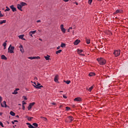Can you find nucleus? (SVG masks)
Listing matches in <instances>:
<instances>
[{
	"instance_id": "49530a36",
	"label": "nucleus",
	"mask_w": 128,
	"mask_h": 128,
	"mask_svg": "<svg viewBox=\"0 0 128 128\" xmlns=\"http://www.w3.org/2000/svg\"><path fill=\"white\" fill-rule=\"evenodd\" d=\"M14 122H18V120H14Z\"/></svg>"
},
{
	"instance_id": "9b49d317",
	"label": "nucleus",
	"mask_w": 128,
	"mask_h": 128,
	"mask_svg": "<svg viewBox=\"0 0 128 128\" xmlns=\"http://www.w3.org/2000/svg\"><path fill=\"white\" fill-rule=\"evenodd\" d=\"M36 30H34V31H30L29 32V36H31L32 38V35L34 34H36Z\"/></svg>"
},
{
	"instance_id": "39448f33",
	"label": "nucleus",
	"mask_w": 128,
	"mask_h": 128,
	"mask_svg": "<svg viewBox=\"0 0 128 128\" xmlns=\"http://www.w3.org/2000/svg\"><path fill=\"white\" fill-rule=\"evenodd\" d=\"M34 104H36V102H33L30 103L28 107V110H32V106H34Z\"/></svg>"
},
{
	"instance_id": "6ab92c4d",
	"label": "nucleus",
	"mask_w": 128,
	"mask_h": 128,
	"mask_svg": "<svg viewBox=\"0 0 128 128\" xmlns=\"http://www.w3.org/2000/svg\"><path fill=\"white\" fill-rule=\"evenodd\" d=\"M24 34H22V35H20L18 36L19 38H20V40H26V39L24 38Z\"/></svg>"
},
{
	"instance_id": "c9c22d12",
	"label": "nucleus",
	"mask_w": 128,
	"mask_h": 128,
	"mask_svg": "<svg viewBox=\"0 0 128 128\" xmlns=\"http://www.w3.org/2000/svg\"><path fill=\"white\" fill-rule=\"evenodd\" d=\"M40 118H44V120H45V122H46V120H48V119L46 118V117L41 116Z\"/></svg>"
},
{
	"instance_id": "a878e982",
	"label": "nucleus",
	"mask_w": 128,
	"mask_h": 128,
	"mask_svg": "<svg viewBox=\"0 0 128 128\" xmlns=\"http://www.w3.org/2000/svg\"><path fill=\"white\" fill-rule=\"evenodd\" d=\"M86 44H90V39H86Z\"/></svg>"
},
{
	"instance_id": "ea45409f",
	"label": "nucleus",
	"mask_w": 128,
	"mask_h": 128,
	"mask_svg": "<svg viewBox=\"0 0 128 128\" xmlns=\"http://www.w3.org/2000/svg\"><path fill=\"white\" fill-rule=\"evenodd\" d=\"M70 110V108L68 106L66 107V110Z\"/></svg>"
},
{
	"instance_id": "864d4df0",
	"label": "nucleus",
	"mask_w": 128,
	"mask_h": 128,
	"mask_svg": "<svg viewBox=\"0 0 128 128\" xmlns=\"http://www.w3.org/2000/svg\"><path fill=\"white\" fill-rule=\"evenodd\" d=\"M70 30L68 28V32H70Z\"/></svg>"
},
{
	"instance_id": "052dcab7",
	"label": "nucleus",
	"mask_w": 128,
	"mask_h": 128,
	"mask_svg": "<svg viewBox=\"0 0 128 128\" xmlns=\"http://www.w3.org/2000/svg\"><path fill=\"white\" fill-rule=\"evenodd\" d=\"M98 0V2H102V0Z\"/></svg>"
},
{
	"instance_id": "a211bd4d",
	"label": "nucleus",
	"mask_w": 128,
	"mask_h": 128,
	"mask_svg": "<svg viewBox=\"0 0 128 128\" xmlns=\"http://www.w3.org/2000/svg\"><path fill=\"white\" fill-rule=\"evenodd\" d=\"M68 118L70 120V122H72V120H74V117H72V116H68Z\"/></svg>"
},
{
	"instance_id": "37998d69",
	"label": "nucleus",
	"mask_w": 128,
	"mask_h": 128,
	"mask_svg": "<svg viewBox=\"0 0 128 128\" xmlns=\"http://www.w3.org/2000/svg\"><path fill=\"white\" fill-rule=\"evenodd\" d=\"M22 110H24L26 109V107L24 106V105H22Z\"/></svg>"
},
{
	"instance_id": "bb28decb",
	"label": "nucleus",
	"mask_w": 128,
	"mask_h": 128,
	"mask_svg": "<svg viewBox=\"0 0 128 128\" xmlns=\"http://www.w3.org/2000/svg\"><path fill=\"white\" fill-rule=\"evenodd\" d=\"M6 20H3L2 21H0V24H6Z\"/></svg>"
},
{
	"instance_id": "473e14b6",
	"label": "nucleus",
	"mask_w": 128,
	"mask_h": 128,
	"mask_svg": "<svg viewBox=\"0 0 128 128\" xmlns=\"http://www.w3.org/2000/svg\"><path fill=\"white\" fill-rule=\"evenodd\" d=\"M32 125L34 126H36V128H38V124L36 123H33Z\"/></svg>"
},
{
	"instance_id": "c03bdc74",
	"label": "nucleus",
	"mask_w": 128,
	"mask_h": 128,
	"mask_svg": "<svg viewBox=\"0 0 128 128\" xmlns=\"http://www.w3.org/2000/svg\"><path fill=\"white\" fill-rule=\"evenodd\" d=\"M24 100H28V98H26V96H22Z\"/></svg>"
},
{
	"instance_id": "4d7b16f0",
	"label": "nucleus",
	"mask_w": 128,
	"mask_h": 128,
	"mask_svg": "<svg viewBox=\"0 0 128 128\" xmlns=\"http://www.w3.org/2000/svg\"><path fill=\"white\" fill-rule=\"evenodd\" d=\"M16 118H20V116H18V115H16Z\"/></svg>"
},
{
	"instance_id": "79ce46f5",
	"label": "nucleus",
	"mask_w": 128,
	"mask_h": 128,
	"mask_svg": "<svg viewBox=\"0 0 128 128\" xmlns=\"http://www.w3.org/2000/svg\"><path fill=\"white\" fill-rule=\"evenodd\" d=\"M2 98L0 96V104H2Z\"/></svg>"
},
{
	"instance_id": "f704fd0d",
	"label": "nucleus",
	"mask_w": 128,
	"mask_h": 128,
	"mask_svg": "<svg viewBox=\"0 0 128 128\" xmlns=\"http://www.w3.org/2000/svg\"><path fill=\"white\" fill-rule=\"evenodd\" d=\"M32 118H32V117H28V120L29 121L32 120Z\"/></svg>"
},
{
	"instance_id": "20e7f679",
	"label": "nucleus",
	"mask_w": 128,
	"mask_h": 128,
	"mask_svg": "<svg viewBox=\"0 0 128 128\" xmlns=\"http://www.w3.org/2000/svg\"><path fill=\"white\" fill-rule=\"evenodd\" d=\"M14 47L12 46V45H10L8 48V52H10V54H14Z\"/></svg>"
},
{
	"instance_id": "72a5a7b5",
	"label": "nucleus",
	"mask_w": 128,
	"mask_h": 128,
	"mask_svg": "<svg viewBox=\"0 0 128 128\" xmlns=\"http://www.w3.org/2000/svg\"><path fill=\"white\" fill-rule=\"evenodd\" d=\"M3 46H4V50H6V42H4V44H3Z\"/></svg>"
},
{
	"instance_id": "c756f323",
	"label": "nucleus",
	"mask_w": 128,
	"mask_h": 128,
	"mask_svg": "<svg viewBox=\"0 0 128 128\" xmlns=\"http://www.w3.org/2000/svg\"><path fill=\"white\" fill-rule=\"evenodd\" d=\"M10 9L8 6H6V10H5L4 12H10Z\"/></svg>"
},
{
	"instance_id": "2eb2a0df",
	"label": "nucleus",
	"mask_w": 128,
	"mask_h": 128,
	"mask_svg": "<svg viewBox=\"0 0 128 128\" xmlns=\"http://www.w3.org/2000/svg\"><path fill=\"white\" fill-rule=\"evenodd\" d=\"M82 100L80 97L76 98L74 99V102H82Z\"/></svg>"
},
{
	"instance_id": "2f4dec72",
	"label": "nucleus",
	"mask_w": 128,
	"mask_h": 128,
	"mask_svg": "<svg viewBox=\"0 0 128 128\" xmlns=\"http://www.w3.org/2000/svg\"><path fill=\"white\" fill-rule=\"evenodd\" d=\"M61 48H66V44L62 43L60 45Z\"/></svg>"
},
{
	"instance_id": "4be33fe9",
	"label": "nucleus",
	"mask_w": 128,
	"mask_h": 128,
	"mask_svg": "<svg viewBox=\"0 0 128 128\" xmlns=\"http://www.w3.org/2000/svg\"><path fill=\"white\" fill-rule=\"evenodd\" d=\"M1 58L2 60H8V58L4 55H2Z\"/></svg>"
},
{
	"instance_id": "dca6fc26",
	"label": "nucleus",
	"mask_w": 128,
	"mask_h": 128,
	"mask_svg": "<svg viewBox=\"0 0 128 128\" xmlns=\"http://www.w3.org/2000/svg\"><path fill=\"white\" fill-rule=\"evenodd\" d=\"M19 48H20V52L24 54V48L22 47V45H20L19 46Z\"/></svg>"
},
{
	"instance_id": "de8ad7c7",
	"label": "nucleus",
	"mask_w": 128,
	"mask_h": 128,
	"mask_svg": "<svg viewBox=\"0 0 128 128\" xmlns=\"http://www.w3.org/2000/svg\"><path fill=\"white\" fill-rule=\"evenodd\" d=\"M56 48L57 50H60V46H58Z\"/></svg>"
},
{
	"instance_id": "6e6552de",
	"label": "nucleus",
	"mask_w": 128,
	"mask_h": 128,
	"mask_svg": "<svg viewBox=\"0 0 128 128\" xmlns=\"http://www.w3.org/2000/svg\"><path fill=\"white\" fill-rule=\"evenodd\" d=\"M78 54H80V56H84V50H82L78 49Z\"/></svg>"
},
{
	"instance_id": "3c124183",
	"label": "nucleus",
	"mask_w": 128,
	"mask_h": 128,
	"mask_svg": "<svg viewBox=\"0 0 128 128\" xmlns=\"http://www.w3.org/2000/svg\"><path fill=\"white\" fill-rule=\"evenodd\" d=\"M36 22H40V20H38L36 21Z\"/></svg>"
},
{
	"instance_id": "4468645a",
	"label": "nucleus",
	"mask_w": 128,
	"mask_h": 128,
	"mask_svg": "<svg viewBox=\"0 0 128 128\" xmlns=\"http://www.w3.org/2000/svg\"><path fill=\"white\" fill-rule=\"evenodd\" d=\"M80 42V40H76L74 42V46H78Z\"/></svg>"
},
{
	"instance_id": "412c9836",
	"label": "nucleus",
	"mask_w": 128,
	"mask_h": 128,
	"mask_svg": "<svg viewBox=\"0 0 128 128\" xmlns=\"http://www.w3.org/2000/svg\"><path fill=\"white\" fill-rule=\"evenodd\" d=\"M45 60H50V55H47L46 56H44Z\"/></svg>"
},
{
	"instance_id": "b1692460",
	"label": "nucleus",
	"mask_w": 128,
	"mask_h": 128,
	"mask_svg": "<svg viewBox=\"0 0 128 128\" xmlns=\"http://www.w3.org/2000/svg\"><path fill=\"white\" fill-rule=\"evenodd\" d=\"M26 124H27V126H28V128H34V126H32V125L29 122H27Z\"/></svg>"
},
{
	"instance_id": "f03ea898",
	"label": "nucleus",
	"mask_w": 128,
	"mask_h": 128,
	"mask_svg": "<svg viewBox=\"0 0 128 128\" xmlns=\"http://www.w3.org/2000/svg\"><path fill=\"white\" fill-rule=\"evenodd\" d=\"M26 6V3L24 2H21L20 4H17V8L18 10L21 12H22V6Z\"/></svg>"
},
{
	"instance_id": "680f3d73",
	"label": "nucleus",
	"mask_w": 128,
	"mask_h": 128,
	"mask_svg": "<svg viewBox=\"0 0 128 128\" xmlns=\"http://www.w3.org/2000/svg\"><path fill=\"white\" fill-rule=\"evenodd\" d=\"M110 36H112V33L110 32Z\"/></svg>"
},
{
	"instance_id": "ddd939ff",
	"label": "nucleus",
	"mask_w": 128,
	"mask_h": 128,
	"mask_svg": "<svg viewBox=\"0 0 128 128\" xmlns=\"http://www.w3.org/2000/svg\"><path fill=\"white\" fill-rule=\"evenodd\" d=\"M1 106L2 108H6V101H4L2 103L1 102Z\"/></svg>"
},
{
	"instance_id": "8fccbe9b",
	"label": "nucleus",
	"mask_w": 128,
	"mask_h": 128,
	"mask_svg": "<svg viewBox=\"0 0 128 128\" xmlns=\"http://www.w3.org/2000/svg\"><path fill=\"white\" fill-rule=\"evenodd\" d=\"M12 124H14V121H12Z\"/></svg>"
},
{
	"instance_id": "bf43d9fd",
	"label": "nucleus",
	"mask_w": 128,
	"mask_h": 128,
	"mask_svg": "<svg viewBox=\"0 0 128 128\" xmlns=\"http://www.w3.org/2000/svg\"><path fill=\"white\" fill-rule=\"evenodd\" d=\"M76 6H78V2H76Z\"/></svg>"
},
{
	"instance_id": "c85d7f7f",
	"label": "nucleus",
	"mask_w": 128,
	"mask_h": 128,
	"mask_svg": "<svg viewBox=\"0 0 128 128\" xmlns=\"http://www.w3.org/2000/svg\"><path fill=\"white\" fill-rule=\"evenodd\" d=\"M62 50H60L56 52V54H60V52H62Z\"/></svg>"
},
{
	"instance_id": "1a4fd4ad",
	"label": "nucleus",
	"mask_w": 128,
	"mask_h": 128,
	"mask_svg": "<svg viewBox=\"0 0 128 128\" xmlns=\"http://www.w3.org/2000/svg\"><path fill=\"white\" fill-rule=\"evenodd\" d=\"M54 81L55 82H57V84H60V82H58V75H56L54 78Z\"/></svg>"
},
{
	"instance_id": "09e8293b",
	"label": "nucleus",
	"mask_w": 128,
	"mask_h": 128,
	"mask_svg": "<svg viewBox=\"0 0 128 128\" xmlns=\"http://www.w3.org/2000/svg\"><path fill=\"white\" fill-rule=\"evenodd\" d=\"M34 80H38V78L37 77H34Z\"/></svg>"
},
{
	"instance_id": "393cba45",
	"label": "nucleus",
	"mask_w": 128,
	"mask_h": 128,
	"mask_svg": "<svg viewBox=\"0 0 128 128\" xmlns=\"http://www.w3.org/2000/svg\"><path fill=\"white\" fill-rule=\"evenodd\" d=\"M10 116H16V114L12 111H10Z\"/></svg>"
},
{
	"instance_id": "aec40b11",
	"label": "nucleus",
	"mask_w": 128,
	"mask_h": 128,
	"mask_svg": "<svg viewBox=\"0 0 128 128\" xmlns=\"http://www.w3.org/2000/svg\"><path fill=\"white\" fill-rule=\"evenodd\" d=\"M18 90H20V88H16V89L14 90V92L12 93V94H18Z\"/></svg>"
},
{
	"instance_id": "58836bf2",
	"label": "nucleus",
	"mask_w": 128,
	"mask_h": 128,
	"mask_svg": "<svg viewBox=\"0 0 128 128\" xmlns=\"http://www.w3.org/2000/svg\"><path fill=\"white\" fill-rule=\"evenodd\" d=\"M4 16V14H2V12H0V18H2Z\"/></svg>"
},
{
	"instance_id": "cd10ccee",
	"label": "nucleus",
	"mask_w": 128,
	"mask_h": 128,
	"mask_svg": "<svg viewBox=\"0 0 128 128\" xmlns=\"http://www.w3.org/2000/svg\"><path fill=\"white\" fill-rule=\"evenodd\" d=\"M92 88H94V86H92L91 87H90L88 90V92H92Z\"/></svg>"
},
{
	"instance_id": "5701e85b",
	"label": "nucleus",
	"mask_w": 128,
	"mask_h": 128,
	"mask_svg": "<svg viewBox=\"0 0 128 128\" xmlns=\"http://www.w3.org/2000/svg\"><path fill=\"white\" fill-rule=\"evenodd\" d=\"M89 76H96V74L94 72H91L88 74Z\"/></svg>"
},
{
	"instance_id": "a18cd8bd",
	"label": "nucleus",
	"mask_w": 128,
	"mask_h": 128,
	"mask_svg": "<svg viewBox=\"0 0 128 128\" xmlns=\"http://www.w3.org/2000/svg\"><path fill=\"white\" fill-rule=\"evenodd\" d=\"M63 98H67L68 97H66V96L64 94L63 95Z\"/></svg>"
},
{
	"instance_id": "6e6d98bb",
	"label": "nucleus",
	"mask_w": 128,
	"mask_h": 128,
	"mask_svg": "<svg viewBox=\"0 0 128 128\" xmlns=\"http://www.w3.org/2000/svg\"><path fill=\"white\" fill-rule=\"evenodd\" d=\"M62 108V105H60V108Z\"/></svg>"
},
{
	"instance_id": "7c9ffc66",
	"label": "nucleus",
	"mask_w": 128,
	"mask_h": 128,
	"mask_svg": "<svg viewBox=\"0 0 128 128\" xmlns=\"http://www.w3.org/2000/svg\"><path fill=\"white\" fill-rule=\"evenodd\" d=\"M64 82H66L67 84H70V80H64Z\"/></svg>"
},
{
	"instance_id": "13d9d810",
	"label": "nucleus",
	"mask_w": 128,
	"mask_h": 128,
	"mask_svg": "<svg viewBox=\"0 0 128 128\" xmlns=\"http://www.w3.org/2000/svg\"><path fill=\"white\" fill-rule=\"evenodd\" d=\"M2 112H0V116H2Z\"/></svg>"
},
{
	"instance_id": "423d86ee",
	"label": "nucleus",
	"mask_w": 128,
	"mask_h": 128,
	"mask_svg": "<svg viewBox=\"0 0 128 128\" xmlns=\"http://www.w3.org/2000/svg\"><path fill=\"white\" fill-rule=\"evenodd\" d=\"M60 30H61V32H62L63 34H66V28H64V24H61L60 26Z\"/></svg>"
},
{
	"instance_id": "7ed1b4c3",
	"label": "nucleus",
	"mask_w": 128,
	"mask_h": 128,
	"mask_svg": "<svg viewBox=\"0 0 128 128\" xmlns=\"http://www.w3.org/2000/svg\"><path fill=\"white\" fill-rule=\"evenodd\" d=\"M113 54L114 56H116V58H117V56H118L120 54V50H114Z\"/></svg>"
},
{
	"instance_id": "603ef678",
	"label": "nucleus",
	"mask_w": 128,
	"mask_h": 128,
	"mask_svg": "<svg viewBox=\"0 0 128 128\" xmlns=\"http://www.w3.org/2000/svg\"><path fill=\"white\" fill-rule=\"evenodd\" d=\"M69 30H72V27H70Z\"/></svg>"
},
{
	"instance_id": "a19ab883",
	"label": "nucleus",
	"mask_w": 128,
	"mask_h": 128,
	"mask_svg": "<svg viewBox=\"0 0 128 128\" xmlns=\"http://www.w3.org/2000/svg\"><path fill=\"white\" fill-rule=\"evenodd\" d=\"M24 104H26V102H24V101H22V106H24Z\"/></svg>"
},
{
	"instance_id": "f3484780",
	"label": "nucleus",
	"mask_w": 128,
	"mask_h": 128,
	"mask_svg": "<svg viewBox=\"0 0 128 128\" xmlns=\"http://www.w3.org/2000/svg\"><path fill=\"white\" fill-rule=\"evenodd\" d=\"M118 12H120V14H122V12H123L122 10H117L114 12V14H118Z\"/></svg>"
},
{
	"instance_id": "f8f14e48",
	"label": "nucleus",
	"mask_w": 128,
	"mask_h": 128,
	"mask_svg": "<svg viewBox=\"0 0 128 128\" xmlns=\"http://www.w3.org/2000/svg\"><path fill=\"white\" fill-rule=\"evenodd\" d=\"M10 8L14 12H16V8H14V5H12L11 6H10Z\"/></svg>"
},
{
	"instance_id": "e433bc0d",
	"label": "nucleus",
	"mask_w": 128,
	"mask_h": 128,
	"mask_svg": "<svg viewBox=\"0 0 128 128\" xmlns=\"http://www.w3.org/2000/svg\"><path fill=\"white\" fill-rule=\"evenodd\" d=\"M0 126H2V128H4V124H2V122H0Z\"/></svg>"
},
{
	"instance_id": "e2e57ef3",
	"label": "nucleus",
	"mask_w": 128,
	"mask_h": 128,
	"mask_svg": "<svg viewBox=\"0 0 128 128\" xmlns=\"http://www.w3.org/2000/svg\"><path fill=\"white\" fill-rule=\"evenodd\" d=\"M60 92H62V91Z\"/></svg>"
},
{
	"instance_id": "0eeeda50",
	"label": "nucleus",
	"mask_w": 128,
	"mask_h": 128,
	"mask_svg": "<svg viewBox=\"0 0 128 128\" xmlns=\"http://www.w3.org/2000/svg\"><path fill=\"white\" fill-rule=\"evenodd\" d=\"M28 58L29 60H40V56H30L28 57Z\"/></svg>"
},
{
	"instance_id": "f257e3e1",
	"label": "nucleus",
	"mask_w": 128,
	"mask_h": 128,
	"mask_svg": "<svg viewBox=\"0 0 128 128\" xmlns=\"http://www.w3.org/2000/svg\"><path fill=\"white\" fill-rule=\"evenodd\" d=\"M97 60L100 66H104V64H106V60L102 58H97Z\"/></svg>"
},
{
	"instance_id": "4c0bfd02",
	"label": "nucleus",
	"mask_w": 128,
	"mask_h": 128,
	"mask_svg": "<svg viewBox=\"0 0 128 128\" xmlns=\"http://www.w3.org/2000/svg\"><path fill=\"white\" fill-rule=\"evenodd\" d=\"M92 0H88V3L89 4H92Z\"/></svg>"
},
{
	"instance_id": "5fc2aeb1",
	"label": "nucleus",
	"mask_w": 128,
	"mask_h": 128,
	"mask_svg": "<svg viewBox=\"0 0 128 128\" xmlns=\"http://www.w3.org/2000/svg\"><path fill=\"white\" fill-rule=\"evenodd\" d=\"M52 104H53L54 106H56V103L53 102V103H52Z\"/></svg>"
},
{
	"instance_id": "9d476101",
	"label": "nucleus",
	"mask_w": 128,
	"mask_h": 128,
	"mask_svg": "<svg viewBox=\"0 0 128 128\" xmlns=\"http://www.w3.org/2000/svg\"><path fill=\"white\" fill-rule=\"evenodd\" d=\"M36 86H35V88H44V86H40V83H37V84H36Z\"/></svg>"
}]
</instances>
